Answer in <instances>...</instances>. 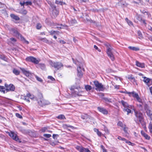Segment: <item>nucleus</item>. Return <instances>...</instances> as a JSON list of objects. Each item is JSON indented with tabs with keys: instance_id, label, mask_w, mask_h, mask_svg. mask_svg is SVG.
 <instances>
[{
	"instance_id": "3",
	"label": "nucleus",
	"mask_w": 152,
	"mask_h": 152,
	"mask_svg": "<svg viewBox=\"0 0 152 152\" xmlns=\"http://www.w3.org/2000/svg\"><path fill=\"white\" fill-rule=\"evenodd\" d=\"M135 116L136 118L134 119L136 123H137L138 121L144 126L145 125L144 122L143 120V118L142 114L140 112H138L136 110L134 111Z\"/></svg>"
},
{
	"instance_id": "42",
	"label": "nucleus",
	"mask_w": 152,
	"mask_h": 152,
	"mask_svg": "<svg viewBox=\"0 0 152 152\" xmlns=\"http://www.w3.org/2000/svg\"><path fill=\"white\" fill-rule=\"evenodd\" d=\"M85 88L87 91H88L91 89V87L90 86L87 85L85 86Z\"/></svg>"
},
{
	"instance_id": "21",
	"label": "nucleus",
	"mask_w": 152,
	"mask_h": 152,
	"mask_svg": "<svg viewBox=\"0 0 152 152\" xmlns=\"http://www.w3.org/2000/svg\"><path fill=\"white\" fill-rule=\"evenodd\" d=\"M10 16L12 19L15 20H20V18L18 16L14 14H11L10 15Z\"/></svg>"
},
{
	"instance_id": "28",
	"label": "nucleus",
	"mask_w": 152,
	"mask_h": 152,
	"mask_svg": "<svg viewBox=\"0 0 152 152\" xmlns=\"http://www.w3.org/2000/svg\"><path fill=\"white\" fill-rule=\"evenodd\" d=\"M129 108H127L124 109L123 110L124 112H127V115H128L129 114L131 113V111L129 109Z\"/></svg>"
},
{
	"instance_id": "31",
	"label": "nucleus",
	"mask_w": 152,
	"mask_h": 152,
	"mask_svg": "<svg viewBox=\"0 0 152 152\" xmlns=\"http://www.w3.org/2000/svg\"><path fill=\"white\" fill-rule=\"evenodd\" d=\"M16 41V39L14 38H11L9 39V42H10L13 44H15Z\"/></svg>"
},
{
	"instance_id": "25",
	"label": "nucleus",
	"mask_w": 152,
	"mask_h": 152,
	"mask_svg": "<svg viewBox=\"0 0 152 152\" xmlns=\"http://www.w3.org/2000/svg\"><path fill=\"white\" fill-rule=\"evenodd\" d=\"M147 115L150 117V118L151 117L152 115V111L149 110H147L146 111Z\"/></svg>"
},
{
	"instance_id": "46",
	"label": "nucleus",
	"mask_w": 152,
	"mask_h": 152,
	"mask_svg": "<svg viewBox=\"0 0 152 152\" xmlns=\"http://www.w3.org/2000/svg\"><path fill=\"white\" fill-rule=\"evenodd\" d=\"M23 99L24 100H26V102H29L30 100L28 97H27L26 96H25L23 98Z\"/></svg>"
},
{
	"instance_id": "64",
	"label": "nucleus",
	"mask_w": 152,
	"mask_h": 152,
	"mask_svg": "<svg viewBox=\"0 0 152 152\" xmlns=\"http://www.w3.org/2000/svg\"><path fill=\"white\" fill-rule=\"evenodd\" d=\"M32 95H31L30 93H28L26 94V96L28 98H29Z\"/></svg>"
},
{
	"instance_id": "15",
	"label": "nucleus",
	"mask_w": 152,
	"mask_h": 152,
	"mask_svg": "<svg viewBox=\"0 0 152 152\" xmlns=\"http://www.w3.org/2000/svg\"><path fill=\"white\" fill-rule=\"evenodd\" d=\"M76 148L80 152H85L87 148H84L82 146H77Z\"/></svg>"
},
{
	"instance_id": "2",
	"label": "nucleus",
	"mask_w": 152,
	"mask_h": 152,
	"mask_svg": "<svg viewBox=\"0 0 152 152\" xmlns=\"http://www.w3.org/2000/svg\"><path fill=\"white\" fill-rule=\"evenodd\" d=\"M11 34L17 37L18 38H20V39L23 41V42L28 44L29 43V42L26 40L21 35L20 33L18 32L17 30L14 28H12L10 30Z\"/></svg>"
},
{
	"instance_id": "14",
	"label": "nucleus",
	"mask_w": 152,
	"mask_h": 152,
	"mask_svg": "<svg viewBox=\"0 0 152 152\" xmlns=\"http://www.w3.org/2000/svg\"><path fill=\"white\" fill-rule=\"evenodd\" d=\"M119 103H121L123 106L125 108H132V105H129L127 102L123 100H121V101L119 102Z\"/></svg>"
},
{
	"instance_id": "56",
	"label": "nucleus",
	"mask_w": 152,
	"mask_h": 152,
	"mask_svg": "<svg viewBox=\"0 0 152 152\" xmlns=\"http://www.w3.org/2000/svg\"><path fill=\"white\" fill-rule=\"evenodd\" d=\"M137 100L140 102V103H141L142 102V100L140 98V97H139V96L137 97V98L136 99Z\"/></svg>"
},
{
	"instance_id": "10",
	"label": "nucleus",
	"mask_w": 152,
	"mask_h": 152,
	"mask_svg": "<svg viewBox=\"0 0 152 152\" xmlns=\"http://www.w3.org/2000/svg\"><path fill=\"white\" fill-rule=\"evenodd\" d=\"M26 60L28 61L37 64L39 62V61L32 56H30L26 58Z\"/></svg>"
},
{
	"instance_id": "51",
	"label": "nucleus",
	"mask_w": 152,
	"mask_h": 152,
	"mask_svg": "<svg viewBox=\"0 0 152 152\" xmlns=\"http://www.w3.org/2000/svg\"><path fill=\"white\" fill-rule=\"evenodd\" d=\"M41 27V25L40 24L38 23L37 25L36 28L37 29H40Z\"/></svg>"
},
{
	"instance_id": "61",
	"label": "nucleus",
	"mask_w": 152,
	"mask_h": 152,
	"mask_svg": "<svg viewBox=\"0 0 152 152\" xmlns=\"http://www.w3.org/2000/svg\"><path fill=\"white\" fill-rule=\"evenodd\" d=\"M29 98L32 100H34V99H36L37 100V98H35L34 96L33 95H32L31 96L29 97Z\"/></svg>"
},
{
	"instance_id": "37",
	"label": "nucleus",
	"mask_w": 152,
	"mask_h": 152,
	"mask_svg": "<svg viewBox=\"0 0 152 152\" xmlns=\"http://www.w3.org/2000/svg\"><path fill=\"white\" fill-rule=\"evenodd\" d=\"M125 20L127 23L128 24L129 26H132L133 25V23L130 20H128V19L127 18H125Z\"/></svg>"
},
{
	"instance_id": "32",
	"label": "nucleus",
	"mask_w": 152,
	"mask_h": 152,
	"mask_svg": "<svg viewBox=\"0 0 152 152\" xmlns=\"http://www.w3.org/2000/svg\"><path fill=\"white\" fill-rule=\"evenodd\" d=\"M13 72L16 75H19L20 73L19 71L15 69H13Z\"/></svg>"
},
{
	"instance_id": "60",
	"label": "nucleus",
	"mask_w": 152,
	"mask_h": 152,
	"mask_svg": "<svg viewBox=\"0 0 152 152\" xmlns=\"http://www.w3.org/2000/svg\"><path fill=\"white\" fill-rule=\"evenodd\" d=\"M94 48L95 49H96V50H97L99 52H100L101 51L99 50V48H98L97 47L96 45H94Z\"/></svg>"
},
{
	"instance_id": "27",
	"label": "nucleus",
	"mask_w": 152,
	"mask_h": 152,
	"mask_svg": "<svg viewBox=\"0 0 152 152\" xmlns=\"http://www.w3.org/2000/svg\"><path fill=\"white\" fill-rule=\"evenodd\" d=\"M49 33H50V34L52 35L54 34H58L59 33V32L58 31H56L53 30H51V31L49 32Z\"/></svg>"
},
{
	"instance_id": "17",
	"label": "nucleus",
	"mask_w": 152,
	"mask_h": 152,
	"mask_svg": "<svg viewBox=\"0 0 152 152\" xmlns=\"http://www.w3.org/2000/svg\"><path fill=\"white\" fill-rule=\"evenodd\" d=\"M143 81L148 86L151 84V79L146 77H143Z\"/></svg>"
},
{
	"instance_id": "62",
	"label": "nucleus",
	"mask_w": 152,
	"mask_h": 152,
	"mask_svg": "<svg viewBox=\"0 0 152 152\" xmlns=\"http://www.w3.org/2000/svg\"><path fill=\"white\" fill-rule=\"evenodd\" d=\"M59 42L60 43H62V44H65V43H66V42L64 41V40H59Z\"/></svg>"
},
{
	"instance_id": "1",
	"label": "nucleus",
	"mask_w": 152,
	"mask_h": 152,
	"mask_svg": "<svg viewBox=\"0 0 152 152\" xmlns=\"http://www.w3.org/2000/svg\"><path fill=\"white\" fill-rule=\"evenodd\" d=\"M37 100L38 104L42 106L49 105L50 103L48 101L45 100L43 97L42 94L41 93H39L37 97Z\"/></svg>"
},
{
	"instance_id": "55",
	"label": "nucleus",
	"mask_w": 152,
	"mask_h": 152,
	"mask_svg": "<svg viewBox=\"0 0 152 152\" xmlns=\"http://www.w3.org/2000/svg\"><path fill=\"white\" fill-rule=\"evenodd\" d=\"M48 78L50 79L52 81H54L55 80V79L51 76H48Z\"/></svg>"
},
{
	"instance_id": "18",
	"label": "nucleus",
	"mask_w": 152,
	"mask_h": 152,
	"mask_svg": "<svg viewBox=\"0 0 152 152\" xmlns=\"http://www.w3.org/2000/svg\"><path fill=\"white\" fill-rule=\"evenodd\" d=\"M141 133L142 136H143L145 139L149 140L150 139V137L148 136L147 134L145 133V132L143 131H141Z\"/></svg>"
},
{
	"instance_id": "45",
	"label": "nucleus",
	"mask_w": 152,
	"mask_h": 152,
	"mask_svg": "<svg viewBox=\"0 0 152 152\" xmlns=\"http://www.w3.org/2000/svg\"><path fill=\"white\" fill-rule=\"evenodd\" d=\"M117 138L119 140H121L122 141H124L125 142H126V140L125 138L121 137L119 136H118Z\"/></svg>"
},
{
	"instance_id": "13",
	"label": "nucleus",
	"mask_w": 152,
	"mask_h": 152,
	"mask_svg": "<svg viewBox=\"0 0 152 152\" xmlns=\"http://www.w3.org/2000/svg\"><path fill=\"white\" fill-rule=\"evenodd\" d=\"M98 110L104 115H107L108 113V111L104 108L98 107L97 108Z\"/></svg>"
},
{
	"instance_id": "40",
	"label": "nucleus",
	"mask_w": 152,
	"mask_h": 152,
	"mask_svg": "<svg viewBox=\"0 0 152 152\" xmlns=\"http://www.w3.org/2000/svg\"><path fill=\"white\" fill-rule=\"evenodd\" d=\"M118 125L122 127V128L125 126V125L123 124L120 121H119L118 123Z\"/></svg>"
},
{
	"instance_id": "35",
	"label": "nucleus",
	"mask_w": 152,
	"mask_h": 152,
	"mask_svg": "<svg viewBox=\"0 0 152 152\" xmlns=\"http://www.w3.org/2000/svg\"><path fill=\"white\" fill-rule=\"evenodd\" d=\"M136 18L137 20L140 21L142 20V18L140 15L137 14L136 16Z\"/></svg>"
},
{
	"instance_id": "44",
	"label": "nucleus",
	"mask_w": 152,
	"mask_h": 152,
	"mask_svg": "<svg viewBox=\"0 0 152 152\" xmlns=\"http://www.w3.org/2000/svg\"><path fill=\"white\" fill-rule=\"evenodd\" d=\"M35 77L36 78V79L39 81L40 82H42L43 81V80H42V79L39 77H38L37 75H36L35 76Z\"/></svg>"
},
{
	"instance_id": "4",
	"label": "nucleus",
	"mask_w": 152,
	"mask_h": 152,
	"mask_svg": "<svg viewBox=\"0 0 152 152\" xmlns=\"http://www.w3.org/2000/svg\"><path fill=\"white\" fill-rule=\"evenodd\" d=\"M106 46L107 47V53L108 56L112 61H114L115 60V57L113 54L114 52L115 51V50L108 44H106Z\"/></svg>"
},
{
	"instance_id": "57",
	"label": "nucleus",
	"mask_w": 152,
	"mask_h": 152,
	"mask_svg": "<svg viewBox=\"0 0 152 152\" xmlns=\"http://www.w3.org/2000/svg\"><path fill=\"white\" fill-rule=\"evenodd\" d=\"M47 129V128L46 127H45L42 128L41 129V131L43 132H45Z\"/></svg>"
},
{
	"instance_id": "43",
	"label": "nucleus",
	"mask_w": 152,
	"mask_h": 152,
	"mask_svg": "<svg viewBox=\"0 0 152 152\" xmlns=\"http://www.w3.org/2000/svg\"><path fill=\"white\" fill-rule=\"evenodd\" d=\"M0 58L4 60V61H6L7 58L4 55H1L0 56Z\"/></svg>"
},
{
	"instance_id": "9",
	"label": "nucleus",
	"mask_w": 152,
	"mask_h": 152,
	"mask_svg": "<svg viewBox=\"0 0 152 152\" xmlns=\"http://www.w3.org/2000/svg\"><path fill=\"white\" fill-rule=\"evenodd\" d=\"M4 86L6 88L5 90L7 92L9 91H13L15 90V87L14 85L12 84L8 85L7 83L4 84Z\"/></svg>"
},
{
	"instance_id": "53",
	"label": "nucleus",
	"mask_w": 152,
	"mask_h": 152,
	"mask_svg": "<svg viewBox=\"0 0 152 152\" xmlns=\"http://www.w3.org/2000/svg\"><path fill=\"white\" fill-rule=\"evenodd\" d=\"M125 142L126 143H128L129 145H133L134 144V143H132L131 142H130V141H128L127 140H126Z\"/></svg>"
},
{
	"instance_id": "41",
	"label": "nucleus",
	"mask_w": 152,
	"mask_h": 152,
	"mask_svg": "<svg viewBox=\"0 0 152 152\" xmlns=\"http://www.w3.org/2000/svg\"><path fill=\"white\" fill-rule=\"evenodd\" d=\"M137 34L139 38L142 39L143 38V36L141 33V32L140 31H137Z\"/></svg>"
},
{
	"instance_id": "36",
	"label": "nucleus",
	"mask_w": 152,
	"mask_h": 152,
	"mask_svg": "<svg viewBox=\"0 0 152 152\" xmlns=\"http://www.w3.org/2000/svg\"><path fill=\"white\" fill-rule=\"evenodd\" d=\"M39 40L41 41H42L46 43H48V40L45 38H40Z\"/></svg>"
},
{
	"instance_id": "38",
	"label": "nucleus",
	"mask_w": 152,
	"mask_h": 152,
	"mask_svg": "<svg viewBox=\"0 0 152 152\" xmlns=\"http://www.w3.org/2000/svg\"><path fill=\"white\" fill-rule=\"evenodd\" d=\"M32 4V3L31 1H25V5L26 6L28 5H31Z\"/></svg>"
},
{
	"instance_id": "24",
	"label": "nucleus",
	"mask_w": 152,
	"mask_h": 152,
	"mask_svg": "<svg viewBox=\"0 0 152 152\" xmlns=\"http://www.w3.org/2000/svg\"><path fill=\"white\" fill-rule=\"evenodd\" d=\"M38 66L42 70H45V66L44 64H39L38 65Z\"/></svg>"
},
{
	"instance_id": "59",
	"label": "nucleus",
	"mask_w": 152,
	"mask_h": 152,
	"mask_svg": "<svg viewBox=\"0 0 152 152\" xmlns=\"http://www.w3.org/2000/svg\"><path fill=\"white\" fill-rule=\"evenodd\" d=\"M97 134L98 135V136H101L102 135V133L100 132H99V130H97Z\"/></svg>"
},
{
	"instance_id": "52",
	"label": "nucleus",
	"mask_w": 152,
	"mask_h": 152,
	"mask_svg": "<svg viewBox=\"0 0 152 152\" xmlns=\"http://www.w3.org/2000/svg\"><path fill=\"white\" fill-rule=\"evenodd\" d=\"M15 115L18 118H22V117L18 113H16Z\"/></svg>"
},
{
	"instance_id": "22",
	"label": "nucleus",
	"mask_w": 152,
	"mask_h": 152,
	"mask_svg": "<svg viewBox=\"0 0 152 152\" xmlns=\"http://www.w3.org/2000/svg\"><path fill=\"white\" fill-rule=\"evenodd\" d=\"M136 65L139 67L141 68H143L144 67V64L143 63H141L138 61H136Z\"/></svg>"
},
{
	"instance_id": "29",
	"label": "nucleus",
	"mask_w": 152,
	"mask_h": 152,
	"mask_svg": "<svg viewBox=\"0 0 152 152\" xmlns=\"http://www.w3.org/2000/svg\"><path fill=\"white\" fill-rule=\"evenodd\" d=\"M0 91L5 94V88L3 86H0Z\"/></svg>"
},
{
	"instance_id": "39",
	"label": "nucleus",
	"mask_w": 152,
	"mask_h": 152,
	"mask_svg": "<svg viewBox=\"0 0 152 152\" xmlns=\"http://www.w3.org/2000/svg\"><path fill=\"white\" fill-rule=\"evenodd\" d=\"M148 128L149 129L150 132L152 135V123H150L149 124Z\"/></svg>"
},
{
	"instance_id": "7",
	"label": "nucleus",
	"mask_w": 152,
	"mask_h": 152,
	"mask_svg": "<svg viewBox=\"0 0 152 152\" xmlns=\"http://www.w3.org/2000/svg\"><path fill=\"white\" fill-rule=\"evenodd\" d=\"M50 65L51 66L56 69L57 70L60 69L63 66L62 63L60 62H53L51 61L50 63Z\"/></svg>"
},
{
	"instance_id": "6",
	"label": "nucleus",
	"mask_w": 152,
	"mask_h": 152,
	"mask_svg": "<svg viewBox=\"0 0 152 152\" xmlns=\"http://www.w3.org/2000/svg\"><path fill=\"white\" fill-rule=\"evenodd\" d=\"M72 60L73 62L78 66L77 68V75L79 77H81L83 75L82 71H84V69L83 68V64L82 63H80L78 61H75L73 58H72Z\"/></svg>"
},
{
	"instance_id": "20",
	"label": "nucleus",
	"mask_w": 152,
	"mask_h": 152,
	"mask_svg": "<svg viewBox=\"0 0 152 152\" xmlns=\"http://www.w3.org/2000/svg\"><path fill=\"white\" fill-rule=\"evenodd\" d=\"M126 77L133 83H134L135 81L134 78L131 75L127 76Z\"/></svg>"
},
{
	"instance_id": "23",
	"label": "nucleus",
	"mask_w": 152,
	"mask_h": 152,
	"mask_svg": "<svg viewBox=\"0 0 152 152\" xmlns=\"http://www.w3.org/2000/svg\"><path fill=\"white\" fill-rule=\"evenodd\" d=\"M59 26H60L61 27H57L56 28H59L60 29H63V28H65L66 29L67 28L68 26L67 25H66L65 24L63 25L62 24H58Z\"/></svg>"
},
{
	"instance_id": "47",
	"label": "nucleus",
	"mask_w": 152,
	"mask_h": 152,
	"mask_svg": "<svg viewBox=\"0 0 152 152\" xmlns=\"http://www.w3.org/2000/svg\"><path fill=\"white\" fill-rule=\"evenodd\" d=\"M43 136L49 138L51 137V135L48 134H44Z\"/></svg>"
},
{
	"instance_id": "16",
	"label": "nucleus",
	"mask_w": 152,
	"mask_h": 152,
	"mask_svg": "<svg viewBox=\"0 0 152 152\" xmlns=\"http://www.w3.org/2000/svg\"><path fill=\"white\" fill-rule=\"evenodd\" d=\"M21 70L22 71V72L27 77H29L31 75L29 71H27L25 69L20 68Z\"/></svg>"
},
{
	"instance_id": "63",
	"label": "nucleus",
	"mask_w": 152,
	"mask_h": 152,
	"mask_svg": "<svg viewBox=\"0 0 152 152\" xmlns=\"http://www.w3.org/2000/svg\"><path fill=\"white\" fill-rule=\"evenodd\" d=\"M20 4L21 6H23L24 5H25V1H24L23 3L20 2Z\"/></svg>"
},
{
	"instance_id": "19",
	"label": "nucleus",
	"mask_w": 152,
	"mask_h": 152,
	"mask_svg": "<svg viewBox=\"0 0 152 152\" xmlns=\"http://www.w3.org/2000/svg\"><path fill=\"white\" fill-rule=\"evenodd\" d=\"M128 93L129 94L130 96H132L134 97L136 99L137 98V97L139 96L137 94L135 93L134 92H128Z\"/></svg>"
},
{
	"instance_id": "5",
	"label": "nucleus",
	"mask_w": 152,
	"mask_h": 152,
	"mask_svg": "<svg viewBox=\"0 0 152 152\" xmlns=\"http://www.w3.org/2000/svg\"><path fill=\"white\" fill-rule=\"evenodd\" d=\"M81 89L80 87H72L71 88V90L72 91V95L75 97L77 96H82V94L83 92L80 90Z\"/></svg>"
},
{
	"instance_id": "12",
	"label": "nucleus",
	"mask_w": 152,
	"mask_h": 152,
	"mask_svg": "<svg viewBox=\"0 0 152 152\" xmlns=\"http://www.w3.org/2000/svg\"><path fill=\"white\" fill-rule=\"evenodd\" d=\"M81 117L83 119L86 120V122H88V121L87 120L88 119H89L91 120H94V118H93L90 116L86 114H84L82 115H81Z\"/></svg>"
},
{
	"instance_id": "26",
	"label": "nucleus",
	"mask_w": 152,
	"mask_h": 152,
	"mask_svg": "<svg viewBox=\"0 0 152 152\" xmlns=\"http://www.w3.org/2000/svg\"><path fill=\"white\" fill-rule=\"evenodd\" d=\"M128 48L134 51H138L140 49L138 48L132 46H129L128 47Z\"/></svg>"
},
{
	"instance_id": "30",
	"label": "nucleus",
	"mask_w": 152,
	"mask_h": 152,
	"mask_svg": "<svg viewBox=\"0 0 152 152\" xmlns=\"http://www.w3.org/2000/svg\"><path fill=\"white\" fill-rule=\"evenodd\" d=\"M103 99L104 100L105 102L107 103H109L112 102V100L111 99L106 98H103Z\"/></svg>"
},
{
	"instance_id": "11",
	"label": "nucleus",
	"mask_w": 152,
	"mask_h": 152,
	"mask_svg": "<svg viewBox=\"0 0 152 152\" xmlns=\"http://www.w3.org/2000/svg\"><path fill=\"white\" fill-rule=\"evenodd\" d=\"M9 135L13 140L17 141L20 142L19 139L17 135L14 132H11L10 133H9Z\"/></svg>"
},
{
	"instance_id": "54",
	"label": "nucleus",
	"mask_w": 152,
	"mask_h": 152,
	"mask_svg": "<svg viewBox=\"0 0 152 152\" xmlns=\"http://www.w3.org/2000/svg\"><path fill=\"white\" fill-rule=\"evenodd\" d=\"M123 129H124L123 130H124V132H125L126 133H127L128 128L127 127H125V126H124V127H123Z\"/></svg>"
},
{
	"instance_id": "48",
	"label": "nucleus",
	"mask_w": 152,
	"mask_h": 152,
	"mask_svg": "<svg viewBox=\"0 0 152 152\" xmlns=\"http://www.w3.org/2000/svg\"><path fill=\"white\" fill-rule=\"evenodd\" d=\"M70 22L72 24H75L77 22V21L75 19H72L70 20Z\"/></svg>"
},
{
	"instance_id": "58",
	"label": "nucleus",
	"mask_w": 152,
	"mask_h": 152,
	"mask_svg": "<svg viewBox=\"0 0 152 152\" xmlns=\"http://www.w3.org/2000/svg\"><path fill=\"white\" fill-rule=\"evenodd\" d=\"M50 6L53 9V10L55 9L56 8V6L53 3H52V4L50 5Z\"/></svg>"
},
{
	"instance_id": "34",
	"label": "nucleus",
	"mask_w": 152,
	"mask_h": 152,
	"mask_svg": "<svg viewBox=\"0 0 152 152\" xmlns=\"http://www.w3.org/2000/svg\"><path fill=\"white\" fill-rule=\"evenodd\" d=\"M55 3L56 4L61 5H62L63 4H65V3L63 2H62L61 1H58V0H56V1Z\"/></svg>"
},
{
	"instance_id": "33",
	"label": "nucleus",
	"mask_w": 152,
	"mask_h": 152,
	"mask_svg": "<svg viewBox=\"0 0 152 152\" xmlns=\"http://www.w3.org/2000/svg\"><path fill=\"white\" fill-rule=\"evenodd\" d=\"M59 119L64 120L65 119L64 116L63 115H60L58 116L57 117Z\"/></svg>"
},
{
	"instance_id": "8",
	"label": "nucleus",
	"mask_w": 152,
	"mask_h": 152,
	"mask_svg": "<svg viewBox=\"0 0 152 152\" xmlns=\"http://www.w3.org/2000/svg\"><path fill=\"white\" fill-rule=\"evenodd\" d=\"M94 83L96 88H95L96 90H99V91H102L104 89L103 86L101 83H99L97 81H94Z\"/></svg>"
},
{
	"instance_id": "49",
	"label": "nucleus",
	"mask_w": 152,
	"mask_h": 152,
	"mask_svg": "<svg viewBox=\"0 0 152 152\" xmlns=\"http://www.w3.org/2000/svg\"><path fill=\"white\" fill-rule=\"evenodd\" d=\"M86 20L87 21L91 23H95V21H94L93 20H91L90 19H87L86 18Z\"/></svg>"
},
{
	"instance_id": "50",
	"label": "nucleus",
	"mask_w": 152,
	"mask_h": 152,
	"mask_svg": "<svg viewBox=\"0 0 152 152\" xmlns=\"http://www.w3.org/2000/svg\"><path fill=\"white\" fill-rule=\"evenodd\" d=\"M144 108L146 111L147 110H149V107L146 104H145L144 105Z\"/></svg>"
}]
</instances>
